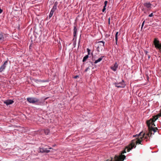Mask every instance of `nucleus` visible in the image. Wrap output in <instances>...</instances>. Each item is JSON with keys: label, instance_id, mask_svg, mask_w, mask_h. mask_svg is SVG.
<instances>
[{"label": "nucleus", "instance_id": "nucleus-1", "mask_svg": "<svg viewBox=\"0 0 161 161\" xmlns=\"http://www.w3.org/2000/svg\"><path fill=\"white\" fill-rule=\"evenodd\" d=\"M161 116V109L160 110V112L157 115L154 116L152 118H151L150 119L147 121L146 123L148 126V130L149 132L146 135L145 133L142 132H140L138 135H136L135 136L137 137V138L131 141L130 143L123 150L121 153L119 155H115L114 157V160L115 161H123L125 158V156L124 155H123L125 153H126V150L127 151L129 152L133 148H135L136 147V145L137 144H140L142 142L143 138L144 139H148L149 137H150L152 134H154V133L156 132L158 130L157 127L155 128H153L151 127V124L154 122L158 118V117Z\"/></svg>", "mask_w": 161, "mask_h": 161}, {"label": "nucleus", "instance_id": "nucleus-2", "mask_svg": "<svg viewBox=\"0 0 161 161\" xmlns=\"http://www.w3.org/2000/svg\"><path fill=\"white\" fill-rule=\"evenodd\" d=\"M153 43L155 47L157 49H158L161 52V43H159V41L157 38H155L153 41Z\"/></svg>", "mask_w": 161, "mask_h": 161}, {"label": "nucleus", "instance_id": "nucleus-3", "mask_svg": "<svg viewBox=\"0 0 161 161\" xmlns=\"http://www.w3.org/2000/svg\"><path fill=\"white\" fill-rule=\"evenodd\" d=\"M114 85L116 87L118 88H123L125 86V84L123 80L121 82L114 83Z\"/></svg>", "mask_w": 161, "mask_h": 161}, {"label": "nucleus", "instance_id": "nucleus-4", "mask_svg": "<svg viewBox=\"0 0 161 161\" xmlns=\"http://www.w3.org/2000/svg\"><path fill=\"white\" fill-rule=\"evenodd\" d=\"M27 100L29 103H34L36 102H38L39 100L36 98L34 97H29L27 98Z\"/></svg>", "mask_w": 161, "mask_h": 161}, {"label": "nucleus", "instance_id": "nucleus-5", "mask_svg": "<svg viewBox=\"0 0 161 161\" xmlns=\"http://www.w3.org/2000/svg\"><path fill=\"white\" fill-rule=\"evenodd\" d=\"M7 64L8 61H6L4 62V64L1 66V67H0V72H2L3 71V70L5 69V68L6 67V65Z\"/></svg>", "mask_w": 161, "mask_h": 161}, {"label": "nucleus", "instance_id": "nucleus-6", "mask_svg": "<svg viewBox=\"0 0 161 161\" xmlns=\"http://www.w3.org/2000/svg\"><path fill=\"white\" fill-rule=\"evenodd\" d=\"M144 7L147 8L148 9L150 10L152 8V4L148 2L144 3Z\"/></svg>", "mask_w": 161, "mask_h": 161}, {"label": "nucleus", "instance_id": "nucleus-7", "mask_svg": "<svg viewBox=\"0 0 161 161\" xmlns=\"http://www.w3.org/2000/svg\"><path fill=\"white\" fill-rule=\"evenodd\" d=\"M39 151L41 153H49L50 152V150L47 148H40L39 149Z\"/></svg>", "mask_w": 161, "mask_h": 161}, {"label": "nucleus", "instance_id": "nucleus-8", "mask_svg": "<svg viewBox=\"0 0 161 161\" xmlns=\"http://www.w3.org/2000/svg\"><path fill=\"white\" fill-rule=\"evenodd\" d=\"M14 102V101L11 100H8L4 101V103L6 104L7 105L12 104Z\"/></svg>", "mask_w": 161, "mask_h": 161}, {"label": "nucleus", "instance_id": "nucleus-9", "mask_svg": "<svg viewBox=\"0 0 161 161\" xmlns=\"http://www.w3.org/2000/svg\"><path fill=\"white\" fill-rule=\"evenodd\" d=\"M118 65L116 62L115 63L114 65L111 67V69L114 71L116 70L117 69L118 67Z\"/></svg>", "mask_w": 161, "mask_h": 161}, {"label": "nucleus", "instance_id": "nucleus-10", "mask_svg": "<svg viewBox=\"0 0 161 161\" xmlns=\"http://www.w3.org/2000/svg\"><path fill=\"white\" fill-rule=\"evenodd\" d=\"M58 5V3L56 2L53 5V6L52 9V11H54L57 9V7Z\"/></svg>", "mask_w": 161, "mask_h": 161}, {"label": "nucleus", "instance_id": "nucleus-11", "mask_svg": "<svg viewBox=\"0 0 161 161\" xmlns=\"http://www.w3.org/2000/svg\"><path fill=\"white\" fill-rule=\"evenodd\" d=\"M104 57V56H102L100 58H99L98 59L96 60L95 61V62H94V63L96 64L97 63L100 62L101 61L103 58Z\"/></svg>", "mask_w": 161, "mask_h": 161}, {"label": "nucleus", "instance_id": "nucleus-12", "mask_svg": "<svg viewBox=\"0 0 161 161\" xmlns=\"http://www.w3.org/2000/svg\"><path fill=\"white\" fill-rule=\"evenodd\" d=\"M4 37L2 33H0V42H2L4 41Z\"/></svg>", "mask_w": 161, "mask_h": 161}, {"label": "nucleus", "instance_id": "nucleus-13", "mask_svg": "<svg viewBox=\"0 0 161 161\" xmlns=\"http://www.w3.org/2000/svg\"><path fill=\"white\" fill-rule=\"evenodd\" d=\"M77 28L76 26H75L74 27V37H75L76 35V32H77Z\"/></svg>", "mask_w": 161, "mask_h": 161}, {"label": "nucleus", "instance_id": "nucleus-14", "mask_svg": "<svg viewBox=\"0 0 161 161\" xmlns=\"http://www.w3.org/2000/svg\"><path fill=\"white\" fill-rule=\"evenodd\" d=\"M54 12V11H52V10L50 11V14H49V19H50L52 17V16H53V14Z\"/></svg>", "mask_w": 161, "mask_h": 161}, {"label": "nucleus", "instance_id": "nucleus-15", "mask_svg": "<svg viewBox=\"0 0 161 161\" xmlns=\"http://www.w3.org/2000/svg\"><path fill=\"white\" fill-rule=\"evenodd\" d=\"M88 55H86V56H85L83 58L82 60L83 62H84L86 61V60L88 58Z\"/></svg>", "mask_w": 161, "mask_h": 161}, {"label": "nucleus", "instance_id": "nucleus-16", "mask_svg": "<svg viewBox=\"0 0 161 161\" xmlns=\"http://www.w3.org/2000/svg\"><path fill=\"white\" fill-rule=\"evenodd\" d=\"M49 130L48 129L44 130V132L46 135H48L49 133Z\"/></svg>", "mask_w": 161, "mask_h": 161}, {"label": "nucleus", "instance_id": "nucleus-17", "mask_svg": "<svg viewBox=\"0 0 161 161\" xmlns=\"http://www.w3.org/2000/svg\"><path fill=\"white\" fill-rule=\"evenodd\" d=\"M119 34V32H117L115 34V40H116V43L117 44V41H118V35Z\"/></svg>", "mask_w": 161, "mask_h": 161}, {"label": "nucleus", "instance_id": "nucleus-18", "mask_svg": "<svg viewBox=\"0 0 161 161\" xmlns=\"http://www.w3.org/2000/svg\"><path fill=\"white\" fill-rule=\"evenodd\" d=\"M154 126H155V125L154 124V122H153V123L151 124V127L153 128H155V127H154Z\"/></svg>", "mask_w": 161, "mask_h": 161}, {"label": "nucleus", "instance_id": "nucleus-19", "mask_svg": "<svg viewBox=\"0 0 161 161\" xmlns=\"http://www.w3.org/2000/svg\"><path fill=\"white\" fill-rule=\"evenodd\" d=\"M103 43V46H104L105 42L103 41H100L98 42V43Z\"/></svg>", "mask_w": 161, "mask_h": 161}, {"label": "nucleus", "instance_id": "nucleus-20", "mask_svg": "<svg viewBox=\"0 0 161 161\" xmlns=\"http://www.w3.org/2000/svg\"><path fill=\"white\" fill-rule=\"evenodd\" d=\"M87 53H88V54L87 55H89L90 54V50L89 49V48H87Z\"/></svg>", "mask_w": 161, "mask_h": 161}, {"label": "nucleus", "instance_id": "nucleus-21", "mask_svg": "<svg viewBox=\"0 0 161 161\" xmlns=\"http://www.w3.org/2000/svg\"><path fill=\"white\" fill-rule=\"evenodd\" d=\"M89 69V67H87V68H86L85 69V72H87V71H88V70Z\"/></svg>", "mask_w": 161, "mask_h": 161}, {"label": "nucleus", "instance_id": "nucleus-22", "mask_svg": "<svg viewBox=\"0 0 161 161\" xmlns=\"http://www.w3.org/2000/svg\"><path fill=\"white\" fill-rule=\"evenodd\" d=\"M153 13H152L149 15V17H152L153 16Z\"/></svg>", "mask_w": 161, "mask_h": 161}, {"label": "nucleus", "instance_id": "nucleus-23", "mask_svg": "<svg viewBox=\"0 0 161 161\" xmlns=\"http://www.w3.org/2000/svg\"><path fill=\"white\" fill-rule=\"evenodd\" d=\"M144 52H145V53L147 55H148V53L147 51L146 50H145V51H144Z\"/></svg>", "mask_w": 161, "mask_h": 161}, {"label": "nucleus", "instance_id": "nucleus-24", "mask_svg": "<svg viewBox=\"0 0 161 161\" xmlns=\"http://www.w3.org/2000/svg\"><path fill=\"white\" fill-rule=\"evenodd\" d=\"M107 3H108V2L107 1H105L104 3V5L107 6Z\"/></svg>", "mask_w": 161, "mask_h": 161}, {"label": "nucleus", "instance_id": "nucleus-25", "mask_svg": "<svg viewBox=\"0 0 161 161\" xmlns=\"http://www.w3.org/2000/svg\"><path fill=\"white\" fill-rule=\"evenodd\" d=\"M78 77H79V76L76 75V76H74V78L75 79H76V78H77Z\"/></svg>", "mask_w": 161, "mask_h": 161}, {"label": "nucleus", "instance_id": "nucleus-26", "mask_svg": "<svg viewBox=\"0 0 161 161\" xmlns=\"http://www.w3.org/2000/svg\"><path fill=\"white\" fill-rule=\"evenodd\" d=\"M108 24L109 25L110 24V18H109L108 19Z\"/></svg>", "mask_w": 161, "mask_h": 161}, {"label": "nucleus", "instance_id": "nucleus-27", "mask_svg": "<svg viewBox=\"0 0 161 161\" xmlns=\"http://www.w3.org/2000/svg\"><path fill=\"white\" fill-rule=\"evenodd\" d=\"M3 10L1 9L0 8V14H1L2 13V12H3Z\"/></svg>", "mask_w": 161, "mask_h": 161}, {"label": "nucleus", "instance_id": "nucleus-28", "mask_svg": "<svg viewBox=\"0 0 161 161\" xmlns=\"http://www.w3.org/2000/svg\"><path fill=\"white\" fill-rule=\"evenodd\" d=\"M105 10H106V8H103V9L102 10L103 12H104L105 11Z\"/></svg>", "mask_w": 161, "mask_h": 161}, {"label": "nucleus", "instance_id": "nucleus-29", "mask_svg": "<svg viewBox=\"0 0 161 161\" xmlns=\"http://www.w3.org/2000/svg\"><path fill=\"white\" fill-rule=\"evenodd\" d=\"M105 10H106V8H103V9L102 10L103 12H104L105 11Z\"/></svg>", "mask_w": 161, "mask_h": 161}, {"label": "nucleus", "instance_id": "nucleus-30", "mask_svg": "<svg viewBox=\"0 0 161 161\" xmlns=\"http://www.w3.org/2000/svg\"><path fill=\"white\" fill-rule=\"evenodd\" d=\"M147 55L148 56V58L149 59L150 58V55L149 54H148Z\"/></svg>", "mask_w": 161, "mask_h": 161}, {"label": "nucleus", "instance_id": "nucleus-31", "mask_svg": "<svg viewBox=\"0 0 161 161\" xmlns=\"http://www.w3.org/2000/svg\"><path fill=\"white\" fill-rule=\"evenodd\" d=\"M106 5H104L103 6V8H106Z\"/></svg>", "mask_w": 161, "mask_h": 161}, {"label": "nucleus", "instance_id": "nucleus-32", "mask_svg": "<svg viewBox=\"0 0 161 161\" xmlns=\"http://www.w3.org/2000/svg\"><path fill=\"white\" fill-rule=\"evenodd\" d=\"M145 20H144L143 22H142V24H143V25H144V23H145Z\"/></svg>", "mask_w": 161, "mask_h": 161}, {"label": "nucleus", "instance_id": "nucleus-33", "mask_svg": "<svg viewBox=\"0 0 161 161\" xmlns=\"http://www.w3.org/2000/svg\"><path fill=\"white\" fill-rule=\"evenodd\" d=\"M144 25H143V24H142V27H143V26H144Z\"/></svg>", "mask_w": 161, "mask_h": 161}, {"label": "nucleus", "instance_id": "nucleus-34", "mask_svg": "<svg viewBox=\"0 0 161 161\" xmlns=\"http://www.w3.org/2000/svg\"><path fill=\"white\" fill-rule=\"evenodd\" d=\"M143 27H142V26H141V30L142 29V28H143Z\"/></svg>", "mask_w": 161, "mask_h": 161}, {"label": "nucleus", "instance_id": "nucleus-35", "mask_svg": "<svg viewBox=\"0 0 161 161\" xmlns=\"http://www.w3.org/2000/svg\"><path fill=\"white\" fill-rule=\"evenodd\" d=\"M91 54L92 56L93 55V53H91Z\"/></svg>", "mask_w": 161, "mask_h": 161}, {"label": "nucleus", "instance_id": "nucleus-36", "mask_svg": "<svg viewBox=\"0 0 161 161\" xmlns=\"http://www.w3.org/2000/svg\"><path fill=\"white\" fill-rule=\"evenodd\" d=\"M49 149H52V148L50 147V148H49Z\"/></svg>", "mask_w": 161, "mask_h": 161}]
</instances>
